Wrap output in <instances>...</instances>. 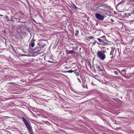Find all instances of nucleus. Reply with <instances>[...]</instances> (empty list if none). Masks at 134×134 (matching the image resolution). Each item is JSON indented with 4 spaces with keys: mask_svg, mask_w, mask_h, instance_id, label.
<instances>
[{
    "mask_svg": "<svg viewBox=\"0 0 134 134\" xmlns=\"http://www.w3.org/2000/svg\"><path fill=\"white\" fill-rule=\"evenodd\" d=\"M67 72L69 73H72V72H73V70H70L68 71Z\"/></svg>",
    "mask_w": 134,
    "mask_h": 134,
    "instance_id": "obj_19",
    "label": "nucleus"
},
{
    "mask_svg": "<svg viewBox=\"0 0 134 134\" xmlns=\"http://www.w3.org/2000/svg\"><path fill=\"white\" fill-rule=\"evenodd\" d=\"M110 20L111 22H113L114 21V20L112 19H110Z\"/></svg>",
    "mask_w": 134,
    "mask_h": 134,
    "instance_id": "obj_24",
    "label": "nucleus"
},
{
    "mask_svg": "<svg viewBox=\"0 0 134 134\" xmlns=\"http://www.w3.org/2000/svg\"><path fill=\"white\" fill-rule=\"evenodd\" d=\"M98 40L100 42H102L103 43H104V41L103 40H102L99 38H98Z\"/></svg>",
    "mask_w": 134,
    "mask_h": 134,
    "instance_id": "obj_17",
    "label": "nucleus"
},
{
    "mask_svg": "<svg viewBox=\"0 0 134 134\" xmlns=\"http://www.w3.org/2000/svg\"><path fill=\"white\" fill-rule=\"evenodd\" d=\"M95 16L96 18L99 20H102L104 19V16L99 13L95 14Z\"/></svg>",
    "mask_w": 134,
    "mask_h": 134,
    "instance_id": "obj_4",
    "label": "nucleus"
},
{
    "mask_svg": "<svg viewBox=\"0 0 134 134\" xmlns=\"http://www.w3.org/2000/svg\"><path fill=\"white\" fill-rule=\"evenodd\" d=\"M15 19H16V20L17 21H18V22H20L21 23H25L24 22L20 21L21 20L19 19L15 18Z\"/></svg>",
    "mask_w": 134,
    "mask_h": 134,
    "instance_id": "obj_16",
    "label": "nucleus"
},
{
    "mask_svg": "<svg viewBox=\"0 0 134 134\" xmlns=\"http://www.w3.org/2000/svg\"><path fill=\"white\" fill-rule=\"evenodd\" d=\"M10 21H12L13 22H14V20L13 19V18H14V17L13 16H12L10 17Z\"/></svg>",
    "mask_w": 134,
    "mask_h": 134,
    "instance_id": "obj_15",
    "label": "nucleus"
},
{
    "mask_svg": "<svg viewBox=\"0 0 134 134\" xmlns=\"http://www.w3.org/2000/svg\"><path fill=\"white\" fill-rule=\"evenodd\" d=\"M121 71L122 72H124L125 73V74H126V70L125 69H123Z\"/></svg>",
    "mask_w": 134,
    "mask_h": 134,
    "instance_id": "obj_22",
    "label": "nucleus"
},
{
    "mask_svg": "<svg viewBox=\"0 0 134 134\" xmlns=\"http://www.w3.org/2000/svg\"><path fill=\"white\" fill-rule=\"evenodd\" d=\"M9 84H15V83L13 82H10L9 83Z\"/></svg>",
    "mask_w": 134,
    "mask_h": 134,
    "instance_id": "obj_26",
    "label": "nucleus"
},
{
    "mask_svg": "<svg viewBox=\"0 0 134 134\" xmlns=\"http://www.w3.org/2000/svg\"><path fill=\"white\" fill-rule=\"evenodd\" d=\"M66 53L67 54H72V53H75V52L74 50H72L69 51L68 50H66Z\"/></svg>",
    "mask_w": 134,
    "mask_h": 134,
    "instance_id": "obj_8",
    "label": "nucleus"
},
{
    "mask_svg": "<svg viewBox=\"0 0 134 134\" xmlns=\"http://www.w3.org/2000/svg\"><path fill=\"white\" fill-rule=\"evenodd\" d=\"M34 52L36 53H39V52L41 51V49L39 47L36 48Z\"/></svg>",
    "mask_w": 134,
    "mask_h": 134,
    "instance_id": "obj_9",
    "label": "nucleus"
},
{
    "mask_svg": "<svg viewBox=\"0 0 134 134\" xmlns=\"http://www.w3.org/2000/svg\"><path fill=\"white\" fill-rule=\"evenodd\" d=\"M125 0H124V1H125Z\"/></svg>",
    "mask_w": 134,
    "mask_h": 134,
    "instance_id": "obj_32",
    "label": "nucleus"
},
{
    "mask_svg": "<svg viewBox=\"0 0 134 134\" xmlns=\"http://www.w3.org/2000/svg\"><path fill=\"white\" fill-rule=\"evenodd\" d=\"M111 48V50L110 53V55H111V58H113V53H114V50L115 49V48H114V47H112Z\"/></svg>",
    "mask_w": 134,
    "mask_h": 134,
    "instance_id": "obj_7",
    "label": "nucleus"
},
{
    "mask_svg": "<svg viewBox=\"0 0 134 134\" xmlns=\"http://www.w3.org/2000/svg\"><path fill=\"white\" fill-rule=\"evenodd\" d=\"M22 119L26 127L27 128L29 132H32L33 131L32 127L29 124L27 121L24 117H22Z\"/></svg>",
    "mask_w": 134,
    "mask_h": 134,
    "instance_id": "obj_1",
    "label": "nucleus"
},
{
    "mask_svg": "<svg viewBox=\"0 0 134 134\" xmlns=\"http://www.w3.org/2000/svg\"><path fill=\"white\" fill-rule=\"evenodd\" d=\"M114 72L116 75H118L119 73H118V72L117 71H114Z\"/></svg>",
    "mask_w": 134,
    "mask_h": 134,
    "instance_id": "obj_21",
    "label": "nucleus"
},
{
    "mask_svg": "<svg viewBox=\"0 0 134 134\" xmlns=\"http://www.w3.org/2000/svg\"><path fill=\"white\" fill-rule=\"evenodd\" d=\"M74 72L75 74L77 76H79V74L78 72H77V70L76 69L74 71Z\"/></svg>",
    "mask_w": 134,
    "mask_h": 134,
    "instance_id": "obj_12",
    "label": "nucleus"
},
{
    "mask_svg": "<svg viewBox=\"0 0 134 134\" xmlns=\"http://www.w3.org/2000/svg\"><path fill=\"white\" fill-rule=\"evenodd\" d=\"M0 16H3V15H1V14H0Z\"/></svg>",
    "mask_w": 134,
    "mask_h": 134,
    "instance_id": "obj_29",
    "label": "nucleus"
},
{
    "mask_svg": "<svg viewBox=\"0 0 134 134\" xmlns=\"http://www.w3.org/2000/svg\"><path fill=\"white\" fill-rule=\"evenodd\" d=\"M77 80H78V81H79V82H80V83H81V81L80 80V79H79L78 78H77Z\"/></svg>",
    "mask_w": 134,
    "mask_h": 134,
    "instance_id": "obj_23",
    "label": "nucleus"
},
{
    "mask_svg": "<svg viewBox=\"0 0 134 134\" xmlns=\"http://www.w3.org/2000/svg\"><path fill=\"white\" fill-rule=\"evenodd\" d=\"M102 67L101 66H100L97 65L96 68L98 71H103V69L102 68Z\"/></svg>",
    "mask_w": 134,
    "mask_h": 134,
    "instance_id": "obj_6",
    "label": "nucleus"
},
{
    "mask_svg": "<svg viewBox=\"0 0 134 134\" xmlns=\"http://www.w3.org/2000/svg\"><path fill=\"white\" fill-rule=\"evenodd\" d=\"M4 18L6 19L7 22H9L10 21V20L8 18V17L7 15H5L4 16Z\"/></svg>",
    "mask_w": 134,
    "mask_h": 134,
    "instance_id": "obj_10",
    "label": "nucleus"
},
{
    "mask_svg": "<svg viewBox=\"0 0 134 134\" xmlns=\"http://www.w3.org/2000/svg\"><path fill=\"white\" fill-rule=\"evenodd\" d=\"M125 1L124 0H122L117 5L116 7L122 4L123 3H124Z\"/></svg>",
    "mask_w": 134,
    "mask_h": 134,
    "instance_id": "obj_11",
    "label": "nucleus"
},
{
    "mask_svg": "<svg viewBox=\"0 0 134 134\" xmlns=\"http://www.w3.org/2000/svg\"><path fill=\"white\" fill-rule=\"evenodd\" d=\"M90 38L91 39L93 38V37L92 36H90Z\"/></svg>",
    "mask_w": 134,
    "mask_h": 134,
    "instance_id": "obj_25",
    "label": "nucleus"
},
{
    "mask_svg": "<svg viewBox=\"0 0 134 134\" xmlns=\"http://www.w3.org/2000/svg\"><path fill=\"white\" fill-rule=\"evenodd\" d=\"M105 37H106L105 36H102V37H100V38H105V39H106V38H105ZM105 41H108V40H106V39H105Z\"/></svg>",
    "mask_w": 134,
    "mask_h": 134,
    "instance_id": "obj_20",
    "label": "nucleus"
},
{
    "mask_svg": "<svg viewBox=\"0 0 134 134\" xmlns=\"http://www.w3.org/2000/svg\"><path fill=\"white\" fill-rule=\"evenodd\" d=\"M75 32H76V33H75V35L76 36H77L78 33H79V31L77 30H75Z\"/></svg>",
    "mask_w": 134,
    "mask_h": 134,
    "instance_id": "obj_18",
    "label": "nucleus"
},
{
    "mask_svg": "<svg viewBox=\"0 0 134 134\" xmlns=\"http://www.w3.org/2000/svg\"><path fill=\"white\" fill-rule=\"evenodd\" d=\"M105 52L104 51H98L97 53L98 57L101 60H104L106 58L105 54Z\"/></svg>",
    "mask_w": 134,
    "mask_h": 134,
    "instance_id": "obj_2",
    "label": "nucleus"
},
{
    "mask_svg": "<svg viewBox=\"0 0 134 134\" xmlns=\"http://www.w3.org/2000/svg\"><path fill=\"white\" fill-rule=\"evenodd\" d=\"M71 7L72 8L74 9H76L77 8L76 7L74 4H72Z\"/></svg>",
    "mask_w": 134,
    "mask_h": 134,
    "instance_id": "obj_14",
    "label": "nucleus"
},
{
    "mask_svg": "<svg viewBox=\"0 0 134 134\" xmlns=\"http://www.w3.org/2000/svg\"><path fill=\"white\" fill-rule=\"evenodd\" d=\"M121 15L124 18H128L130 16V15L128 13H126L124 12H122V13L121 14Z\"/></svg>",
    "mask_w": 134,
    "mask_h": 134,
    "instance_id": "obj_5",
    "label": "nucleus"
},
{
    "mask_svg": "<svg viewBox=\"0 0 134 134\" xmlns=\"http://www.w3.org/2000/svg\"><path fill=\"white\" fill-rule=\"evenodd\" d=\"M90 67H91V63H90Z\"/></svg>",
    "mask_w": 134,
    "mask_h": 134,
    "instance_id": "obj_30",
    "label": "nucleus"
},
{
    "mask_svg": "<svg viewBox=\"0 0 134 134\" xmlns=\"http://www.w3.org/2000/svg\"><path fill=\"white\" fill-rule=\"evenodd\" d=\"M129 13L128 14L131 16V17L133 18L134 19V10L132 8H130L128 10Z\"/></svg>",
    "mask_w": 134,
    "mask_h": 134,
    "instance_id": "obj_3",
    "label": "nucleus"
},
{
    "mask_svg": "<svg viewBox=\"0 0 134 134\" xmlns=\"http://www.w3.org/2000/svg\"><path fill=\"white\" fill-rule=\"evenodd\" d=\"M101 6L103 7H105V5H101Z\"/></svg>",
    "mask_w": 134,
    "mask_h": 134,
    "instance_id": "obj_27",
    "label": "nucleus"
},
{
    "mask_svg": "<svg viewBox=\"0 0 134 134\" xmlns=\"http://www.w3.org/2000/svg\"><path fill=\"white\" fill-rule=\"evenodd\" d=\"M92 84H93V83H92Z\"/></svg>",
    "mask_w": 134,
    "mask_h": 134,
    "instance_id": "obj_31",
    "label": "nucleus"
},
{
    "mask_svg": "<svg viewBox=\"0 0 134 134\" xmlns=\"http://www.w3.org/2000/svg\"><path fill=\"white\" fill-rule=\"evenodd\" d=\"M96 25H97H97H98V23H96Z\"/></svg>",
    "mask_w": 134,
    "mask_h": 134,
    "instance_id": "obj_28",
    "label": "nucleus"
},
{
    "mask_svg": "<svg viewBox=\"0 0 134 134\" xmlns=\"http://www.w3.org/2000/svg\"><path fill=\"white\" fill-rule=\"evenodd\" d=\"M35 45V43H34L31 42L29 45V47H33Z\"/></svg>",
    "mask_w": 134,
    "mask_h": 134,
    "instance_id": "obj_13",
    "label": "nucleus"
}]
</instances>
